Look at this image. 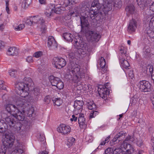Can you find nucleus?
Segmentation results:
<instances>
[{
    "label": "nucleus",
    "instance_id": "nucleus-1",
    "mask_svg": "<svg viewBox=\"0 0 154 154\" xmlns=\"http://www.w3.org/2000/svg\"><path fill=\"white\" fill-rule=\"evenodd\" d=\"M104 10L100 8L99 10L97 11H95L92 8H90V10L89 12L88 11L81 13L79 9L76 8L75 9V11L70 13L71 16L73 17H77L79 16L81 21V23L82 29L85 27L88 26L89 23L88 20L90 17L91 19L93 20L97 17L98 16H105L106 14H101L100 13L101 11Z\"/></svg>",
    "mask_w": 154,
    "mask_h": 154
},
{
    "label": "nucleus",
    "instance_id": "nucleus-2",
    "mask_svg": "<svg viewBox=\"0 0 154 154\" xmlns=\"http://www.w3.org/2000/svg\"><path fill=\"white\" fill-rule=\"evenodd\" d=\"M68 69L70 70L69 75L68 78L74 83H77L80 84V81L85 77V71L80 66L74 63L71 64L69 65Z\"/></svg>",
    "mask_w": 154,
    "mask_h": 154
},
{
    "label": "nucleus",
    "instance_id": "nucleus-3",
    "mask_svg": "<svg viewBox=\"0 0 154 154\" xmlns=\"http://www.w3.org/2000/svg\"><path fill=\"white\" fill-rule=\"evenodd\" d=\"M2 117L5 119V123L8 126L9 125L11 128L15 129L21 134L25 135L27 130L25 126L21 125L20 123H16L15 119L13 116L10 115L8 117H5V115L3 113L2 115Z\"/></svg>",
    "mask_w": 154,
    "mask_h": 154
},
{
    "label": "nucleus",
    "instance_id": "nucleus-4",
    "mask_svg": "<svg viewBox=\"0 0 154 154\" xmlns=\"http://www.w3.org/2000/svg\"><path fill=\"white\" fill-rule=\"evenodd\" d=\"M74 45L78 49V52L79 54L84 55L87 50V44L81 40V37L76 36L74 38Z\"/></svg>",
    "mask_w": 154,
    "mask_h": 154
},
{
    "label": "nucleus",
    "instance_id": "nucleus-5",
    "mask_svg": "<svg viewBox=\"0 0 154 154\" xmlns=\"http://www.w3.org/2000/svg\"><path fill=\"white\" fill-rule=\"evenodd\" d=\"M24 82H18L15 84L16 91H20V90L26 91L29 90V86L31 84L32 81L29 78L25 77L24 79Z\"/></svg>",
    "mask_w": 154,
    "mask_h": 154
},
{
    "label": "nucleus",
    "instance_id": "nucleus-6",
    "mask_svg": "<svg viewBox=\"0 0 154 154\" xmlns=\"http://www.w3.org/2000/svg\"><path fill=\"white\" fill-rule=\"evenodd\" d=\"M2 143L6 145L8 148H11L13 145L15 137L11 133L7 132L2 136Z\"/></svg>",
    "mask_w": 154,
    "mask_h": 154
},
{
    "label": "nucleus",
    "instance_id": "nucleus-7",
    "mask_svg": "<svg viewBox=\"0 0 154 154\" xmlns=\"http://www.w3.org/2000/svg\"><path fill=\"white\" fill-rule=\"evenodd\" d=\"M55 5L51 4L48 6L45 10V14L46 16L48 18H51L53 17L55 14H60V12L61 9L59 8H56L54 10Z\"/></svg>",
    "mask_w": 154,
    "mask_h": 154
},
{
    "label": "nucleus",
    "instance_id": "nucleus-8",
    "mask_svg": "<svg viewBox=\"0 0 154 154\" xmlns=\"http://www.w3.org/2000/svg\"><path fill=\"white\" fill-rule=\"evenodd\" d=\"M28 91H26L24 90L20 91H17V94L20 96L22 97L21 99L17 101V103L18 105L23 106H26L28 104L27 103V101L24 99L26 97H28L29 94L28 92Z\"/></svg>",
    "mask_w": 154,
    "mask_h": 154
},
{
    "label": "nucleus",
    "instance_id": "nucleus-9",
    "mask_svg": "<svg viewBox=\"0 0 154 154\" xmlns=\"http://www.w3.org/2000/svg\"><path fill=\"white\" fill-rule=\"evenodd\" d=\"M52 63L54 65L56 68L60 69L66 66V62L63 58L55 57L53 59Z\"/></svg>",
    "mask_w": 154,
    "mask_h": 154
},
{
    "label": "nucleus",
    "instance_id": "nucleus-10",
    "mask_svg": "<svg viewBox=\"0 0 154 154\" xmlns=\"http://www.w3.org/2000/svg\"><path fill=\"white\" fill-rule=\"evenodd\" d=\"M101 1H103V5L100 8L104 10L103 11H101L100 13L101 14H107L112 9L111 2L112 0H98L99 2H100Z\"/></svg>",
    "mask_w": 154,
    "mask_h": 154
},
{
    "label": "nucleus",
    "instance_id": "nucleus-11",
    "mask_svg": "<svg viewBox=\"0 0 154 154\" xmlns=\"http://www.w3.org/2000/svg\"><path fill=\"white\" fill-rule=\"evenodd\" d=\"M137 85L142 91L149 92L151 91V84L148 81H141L138 83Z\"/></svg>",
    "mask_w": 154,
    "mask_h": 154
},
{
    "label": "nucleus",
    "instance_id": "nucleus-12",
    "mask_svg": "<svg viewBox=\"0 0 154 154\" xmlns=\"http://www.w3.org/2000/svg\"><path fill=\"white\" fill-rule=\"evenodd\" d=\"M125 141L136 143L139 146H141L143 145V142L140 137L136 138L134 135L131 136L128 135L125 138Z\"/></svg>",
    "mask_w": 154,
    "mask_h": 154
},
{
    "label": "nucleus",
    "instance_id": "nucleus-13",
    "mask_svg": "<svg viewBox=\"0 0 154 154\" xmlns=\"http://www.w3.org/2000/svg\"><path fill=\"white\" fill-rule=\"evenodd\" d=\"M71 130V128L69 126L64 124H60L57 128V131L63 135H66L69 134Z\"/></svg>",
    "mask_w": 154,
    "mask_h": 154
},
{
    "label": "nucleus",
    "instance_id": "nucleus-14",
    "mask_svg": "<svg viewBox=\"0 0 154 154\" xmlns=\"http://www.w3.org/2000/svg\"><path fill=\"white\" fill-rule=\"evenodd\" d=\"M24 146L22 144L17 143L13 150L9 153V154H21L24 152Z\"/></svg>",
    "mask_w": 154,
    "mask_h": 154
},
{
    "label": "nucleus",
    "instance_id": "nucleus-15",
    "mask_svg": "<svg viewBox=\"0 0 154 154\" xmlns=\"http://www.w3.org/2000/svg\"><path fill=\"white\" fill-rule=\"evenodd\" d=\"M26 106L20 108V110H19L16 113L15 115L14 116L15 119L21 121L24 120L25 118L24 113L25 112V110L24 109L26 108Z\"/></svg>",
    "mask_w": 154,
    "mask_h": 154
},
{
    "label": "nucleus",
    "instance_id": "nucleus-16",
    "mask_svg": "<svg viewBox=\"0 0 154 154\" xmlns=\"http://www.w3.org/2000/svg\"><path fill=\"white\" fill-rule=\"evenodd\" d=\"M39 20H38L37 24V26L41 29V31L42 33L45 32L46 30V27L45 25V21L43 18L40 17H39Z\"/></svg>",
    "mask_w": 154,
    "mask_h": 154
},
{
    "label": "nucleus",
    "instance_id": "nucleus-17",
    "mask_svg": "<svg viewBox=\"0 0 154 154\" xmlns=\"http://www.w3.org/2000/svg\"><path fill=\"white\" fill-rule=\"evenodd\" d=\"M137 22L135 20L132 19L130 20L128 26V32L130 33L134 32L137 28Z\"/></svg>",
    "mask_w": 154,
    "mask_h": 154
},
{
    "label": "nucleus",
    "instance_id": "nucleus-18",
    "mask_svg": "<svg viewBox=\"0 0 154 154\" xmlns=\"http://www.w3.org/2000/svg\"><path fill=\"white\" fill-rule=\"evenodd\" d=\"M100 37V35L97 32L92 31L89 32V38L91 41H97Z\"/></svg>",
    "mask_w": 154,
    "mask_h": 154
},
{
    "label": "nucleus",
    "instance_id": "nucleus-19",
    "mask_svg": "<svg viewBox=\"0 0 154 154\" xmlns=\"http://www.w3.org/2000/svg\"><path fill=\"white\" fill-rule=\"evenodd\" d=\"M126 142H130L129 141H125V139L123 141V144L122 145V149L123 148L127 151L129 153H132L134 151V149L131 145L129 143H128Z\"/></svg>",
    "mask_w": 154,
    "mask_h": 154
},
{
    "label": "nucleus",
    "instance_id": "nucleus-20",
    "mask_svg": "<svg viewBox=\"0 0 154 154\" xmlns=\"http://www.w3.org/2000/svg\"><path fill=\"white\" fill-rule=\"evenodd\" d=\"M79 116L78 120L80 127L81 128H85L86 127V125L84 115L82 113L80 114Z\"/></svg>",
    "mask_w": 154,
    "mask_h": 154
},
{
    "label": "nucleus",
    "instance_id": "nucleus-21",
    "mask_svg": "<svg viewBox=\"0 0 154 154\" xmlns=\"http://www.w3.org/2000/svg\"><path fill=\"white\" fill-rule=\"evenodd\" d=\"M83 104V102L82 100H76L74 102V107L75 109V112L76 110H78L79 112H80L82 107Z\"/></svg>",
    "mask_w": 154,
    "mask_h": 154
},
{
    "label": "nucleus",
    "instance_id": "nucleus-22",
    "mask_svg": "<svg viewBox=\"0 0 154 154\" xmlns=\"http://www.w3.org/2000/svg\"><path fill=\"white\" fill-rule=\"evenodd\" d=\"M57 42L54 37L51 36H49L48 41V47H53L54 48H57Z\"/></svg>",
    "mask_w": 154,
    "mask_h": 154
},
{
    "label": "nucleus",
    "instance_id": "nucleus-23",
    "mask_svg": "<svg viewBox=\"0 0 154 154\" xmlns=\"http://www.w3.org/2000/svg\"><path fill=\"white\" fill-rule=\"evenodd\" d=\"M98 92L101 97L103 99H105L109 93L106 85L105 86V88H100Z\"/></svg>",
    "mask_w": 154,
    "mask_h": 154
},
{
    "label": "nucleus",
    "instance_id": "nucleus-24",
    "mask_svg": "<svg viewBox=\"0 0 154 154\" xmlns=\"http://www.w3.org/2000/svg\"><path fill=\"white\" fill-rule=\"evenodd\" d=\"M18 53V49L15 47H10L7 52V54L10 56L17 55Z\"/></svg>",
    "mask_w": 154,
    "mask_h": 154
},
{
    "label": "nucleus",
    "instance_id": "nucleus-25",
    "mask_svg": "<svg viewBox=\"0 0 154 154\" xmlns=\"http://www.w3.org/2000/svg\"><path fill=\"white\" fill-rule=\"evenodd\" d=\"M126 135L127 134L125 131H122L115 136L112 140V141L115 142L119 138H120L121 140L122 138H124Z\"/></svg>",
    "mask_w": 154,
    "mask_h": 154
},
{
    "label": "nucleus",
    "instance_id": "nucleus-26",
    "mask_svg": "<svg viewBox=\"0 0 154 154\" xmlns=\"http://www.w3.org/2000/svg\"><path fill=\"white\" fill-rule=\"evenodd\" d=\"M27 109L26 110H25V112L27 114V116L29 117H32L33 118L35 117V114L34 113L33 107L31 106Z\"/></svg>",
    "mask_w": 154,
    "mask_h": 154
},
{
    "label": "nucleus",
    "instance_id": "nucleus-27",
    "mask_svg": "<svg viewBox=\"0 0 154 154\" xmlns=\"http://www.w3.org/2000/svg\"><path fill=\"white\" fill-rule=\"evenodd\" d=\"M8 128V126L5 123V120H0V133H2Z\"/></svg>",
    "mask_w": 154,
    "mask_h": 154
},
{
    "label": "nucleus",
    "instance_id": "nucleus-28",
    "mask_svg": "<svg viewBox=\"0 0 154 154\" xmlns=\"http://www.w3.org/2000/svg\"><path fill=\"white\" fill-rule=\"evenodd\" d=\"M16 103H17V102H16ZM17 107L16 106L14 105H13V108L12 109V110L11 111V112L10 113V114L11 115L14 116V115H15L16 113L19 110H20V107L22 108H23V107H23V106H20L19 105H18L17 103Z\"/></svg>",
    "mask_w": 154,
    "mask_h": 154
},
{
    "label": "nucleus",
    "instance_id": "nucleus-29",
    "mask_svg": "<svg viewBox=\"0 0 154 154\" xmlns=\"http://www.w3.org/2000/svg\"><path fill=\"white\" fill-rule=\"evenodd\" d=\"M32 3V0H24L21 5L22 8L24 9H26Z\"/></svg>",
    "mask_w": 154,
    "mask_h": 154
},
{
    "label": "nucleus",
    "instance_id": "nucleus-30",
    "mask_svg": "<svg viewBox=\"0 0 154 154\" xmlns=\"http://www.w3.org/2000/svg\"><path fill=\"white\" fill-rule=\"evenodd\" d=\"M49 80L52 86L55 85H57L56 83L57 82L60 81V78L57 77H55L53 75L50 76L49 78Z\"/></svg>",
    "mask_w": 154,
    "mask_h": 154
},
{
    "label": "nucleus",
    "instance_id": "nucleus-31",
    "mask_svg": "<svg viewBox=\"0 0 154 154\" xmlns=\"http://www.w3.org/2000/svg\"><path fill=\"white\" fill-rule=\"evenodd\" d=\"M125 10L128 14H133L135 13V11L134 6L133 5H130L126 7Z\"/></svg>",
    "mask_w": 154,
    "mask_h": 154
},
{
    "label": "nucleus",
    "instance_id": "nucleus-32",
    "mask_svg": "<svg viewBox=\"0 0 154 154\" xmlns=\"http://www.w3.org/2000/svg\"><path fill=\"white\" fill-rule=\"evenodd\" d=\"M63 37L65 40L68 42H72L73 37L72 34L68 32L64 33Z\"/></svg>",
    "mask_w": 154,
    "mask_h": 154
},
{
    "label": "nucleus",
    "instance_id": "nucleus-33",
    "mask_svg": "<svg viewBox=\"0 0 154 154\" xmlns=\"http://www.w3.org/2000/svg\"><path fill=\"white\" fill-rule=\"evenodd\" d=\"M121 64L123 68L125 69H129L130 64L128 61L125 59H122L120 60Z\"/></svg>",
    "mask_w": 154,
    "mask_h": 154
},
{
    "label": "nucleus",
    "instance_id": "nucleus-34",
    "mask_svg": "<svg viewBox=\"0 0 154 154\" xmlns=\"http://www.w3.org/2000/svg\"><path fill=\"white\" fill-rule=\"evenodd\" d=\"M150 48L147 46L145 47L143 49V55L145 57H149L150 54Z\"/></svg>",
    "mask_w": 154,
    "mask_h": 154
},
{
    "label": "nucleus",
    "instance_id": "nucleus-35",
    "mask_svg": "<svg viewBox=\"0 0 154 154\" xmlns=\"http://www.w3.org/2000/svg\"><path fill=\"white\" fill-rule=\"evenodd\" d=\"M98 63H99L100 66L102 69H104L106 66V61L104 58L101 57L98 60Z\"/></svg>",
    "mask_w": 154,
    "mask_h": 154
},
{
    "label": "nucleus",
    "instance_id": "nucleus-36",
    "mask_svg": "<svg viewBox=\"0 0 154 154\" xmlns=\"http://www.w3.org/2000/svg\"><path fill=\"white\" fill-rule=\"evenodd\" d=\"M87 106L90 110H94L96 109V106L93 101H89L87 103Z\"/></svg>",
    "mask_w": 154,
    "mask_h": 154
},
{
    "label": "nucleus",
    "instance_id": "nucleus-37",
    "mask_svg": "<svg viewBox=\"0 0 154 154\" xmlns=\"http://www.w3.org/2000/svg\"><path fill=\"white\" fill-rule=\"evenodd\" d=\"M9 148L7 147L6 145H4L2 143V144L0 146V154H5L7 149Z\"/></svg>",
    "mask_w": 154,
    "mask_h": 154
},
{
    "label": "nucleus",
    "instance_id": "nucleus-38",
    "mask_svg": "<svg viewBox=\"0 0 154 154\" xmlns=\"http://www.w3.org/2000/svg\"><path fill=\"white\" fill-rule=\"evenodd\" d=\"M52 101L54 105L58 106H60L63 102L62 100L60 98H55L54 99H53Z\"/></svg>",
    "mask_w": 154,
    "mask_h": 154
},
{
    "label": "nucleus",
    "instance_id": "nucleus-39",
    "mask_svg": "<svg viewBox=\"0 0 154 154\" xmlns=\"http://www.w3.org/2000/svg\"><path fill=\"white\" fill-rule=\"evenodd\" d=\"M126 153L122 148H117L113 150L112 154H125Z\"/></svg>",
    "mask_w": 154,
    "mask_h": 154
},
{
    "label": "nucleus",
    "instance_id": "nucleus-40",
    "mask_svg": "<svg viewBox=\"0 0 154 154\" xmlns=\"http://www.w3.org/2000/svg\"><path fill=\"white\" fill-rule=\"evenodd\" d=\"M75 141V139L73 137H69L68 139L67 144L69 147L74 144Z\"/></svg>",
    "mask_w": 154,
    "mask_h": 154
},
{
    "label": "nucleus",
    "instance_id": "nucleus-41",
    "mask_svg": "<svg viewBox=\"0 0 154 154\" xmlns=\"http://www.w3.org/2000/svg\"><path fill=\"white\" fill-rule=\"evenodd\" d=\"M79 0H65L64 3H66L65 5L67 7L69 5L75 4L78 3L79 2Z\"/></svg>",
    "mask_w": 154,
    "mask_h": 154
},
{
    "label": "nucleus",
    "instance_id": "nucleus-42",
    "mask_svg": "<svg viewBox=\"0 0 154 154\" xmlns=\"http://www.w3.org/2000/svg\"><path fill=\"white\" fill-rule=\"evenodd\" d=\"M9 75L13 78H15L17 75V71L14 69H12L9 70Z\"/></svg>",
    "mask_w": 154,
    "mask_h": 154
},
{
    "label": "nucleus",
    "instance_id": "nucleus-43",
    "mask_svg": "<svg viewBox=\"0 0 154 154\" xmlns=\"http://www.w3.org/2000/svg\"><path fill=\"white\" fill-rule=\"evenodd\" d=\"M13 107V104H8L6 105L5 106V109L10 114L11 112V110H12V109Z\"/></svg>",
    "mask_w": 154,
    "mask_h": 154
},
{
    "label": "nucleus",
    "instance_id": "nucleus-44",
    "mask_svg": "<svg viewBox=\"0 0 154 154\" xmlns=\"http://www.w3.org/2000/svg\"><path fill=\"white\" fill-rule=\"evenodd\" d=\"M24 27V25L23 24H21L18 26H15L14 29L16 31H19L22 30Z\"/></svg>",
    "mask_w": 154,
    "mask_h": 154
},
{
    "label": "nucleus",
    "instance_id": "nucleus-45",
    "mask_svg": "<svg viewBox=\"0 0 154 154\" xmlns=\"http://www.w3.org/2000/svg\"><path fill=\"white\" fill-rule=\"evenodd\" d=\"M119 50L120 53L123 57L126 56L125 54L126 53V48H125L123 46H121L119 48Z\"/></svg>",
    "mask_w": 154,
    "mask_h": 154
},
{
    "label": "nucleus",
    "instance_id": "nucleus-46",
    "mask_svg": "<svg viewBox=\"0 0 154 154\" xmlns=\"http://www.w3.org/2000/svg\"><path fill=\"white\" fill-rule=\"evenodd\" d=\"M39 16H33V17H30L33 25L35 24H37L38 20H39Z\"/></svg>",
    "mask_w": 154,
    "mask_h": 154
},
{
    "label": "nucleus",
    "instance_id": "nucleus-47",
    "mask_svg": "<svg viewBox=\"0 0 154 154\" xmlns=\"http://www.w3.org/2000/svg\"><path fill=\"white\" fill-rule=\"evenodd\" d=\"M114 5L115 7L120 8L122 6V2L121 0H116Z\"/></svg>",
    "mask_w": 154,
    "mask_h": 154
},
{
    "label": "nucleus",
    "instance_id": "nucleus-48",
    "mask_svg": "<svg viewBox=\"0 0 154 154\" xmlns=\"http://www.w3.org/2000/svg\"><path fill=\"white\" fill-rule=\"evenodd\" d=\"M64 85L62 81H60L59 83L57 84L56 86L58 89L59 90L63 89L64 87Z\"/></svg>",
    "mask_w": 154,
    "mask_h": 154
},
{
    "label": "nucleus",
    "instance_id": "nucleus-49",
    "mask_svg": "<svg viewBox=\"0 0 154 154\" xmlns=\"http://www.w3.org/2000/svg\"><path fill=\"white\" fill-rule=\"evenodd\" d=\"M113 151V148H108L105 150V154H112Z\"/></svg>",
    "mask_w": 154,
    "mask_h": 154
},
{
    "label": "nucleus",
    "instance_id": "nucleus-50",
    "mask_svg": "<svg viewBox=\"0 0 154 154\" xmlns=\"http://www.w3.org/2000/svg\"><path fill=\"white\" fill-rule=\"evenodd\" d=\"M98 112L97 111H95L91 112L90 115V118H92L94 117L96 115H98Z\"/></svg>",
    "mask_w": 154,
    "mask_h": 154
},
{
    "label": "nucleus",
    "instance_id": "nucleus-51",
    "mask_svg": "<svg viewBox=\"0 0 154 154\" xmlns=\"http://www.w3.org/2000/svg\"><path fill=\"white\" fill-rule=\"evenodd\" d=\"M110 136H108L106 138V139L104 140L103 141L100 143V145H105L106 143H108L110 140Z\"/></svg>",
    "mask_w": 154,
    "mask_h": 154
},
{
    "label": "nucleus",
    "instance_id": "nucleus-52",
    "mask_svg": "<svg viewBox=\"0 0 154 154\" xmlns=\"http://www.w3.org/2000/svg\"><path fill=\"white\" fill-rule=\"evenodd\" d=\"M75 115H73L72 116V118H70V120L72 122H75L77 121L78 117L79 116L78 115V114H75Z\"/></svg>",
    "mask_w": 154,
    "mask_h": 154
},
{
    "label": "nucleus",
    "instance_id": "nucleus-53",
    "mask_svg": "<svg viewBox=\"0 0 154 154\" xmlns=\"http://www.w3.org/2000/svg\"><path fill=\"white\" fill-rule=\"evenodd\" d=\"M44 101L47 104H48L50 103L51 101V98L49 95H47L45 97Z\"/></svg>",
    "mask_w": 154,
    "mask_h": 154
},
{
    "label": "nucleus",
    "instance_id": "nucleus-54",
    "mask_svg": "<svg viewBox=\"0 0 154 154\" xmlns=\"http://www.w3.org/2000/svg\"><path fill=\"white\" fill-rule=\"evenodd\" d=\"M42 55V52L39 51L33 54V56L36 58H38Z\"/></svg>",
    "mask_w": 154,
    "mask_h": 154
},
{
    "label": "nucleus",
    "instance_id": "nucleus-55",
    "mask_svg": "<svg viewBox=\"0 0 154 154\" xmlns=\"http://www.w3.org/2000/svg\"><path fill=\"white\" fill-rule=\"evenodd\" d=\"M34 94L35 95L38 96L40 94V90L39 88H35L34 89Z\"/></svg>",
    "mask_w": 154,
    "mask_h": 154
},
{
    "label": "nucleus",
    "instance_id": "nucleus-56",
    "mask_svg": "<svg viewBox=\"0 0 154 154\" xmlns=\"http://www.w3.org/2000/svg\"><path fill=\"white\" fill-rule=\"evenodd\" d=\"M25 23L28 25H33L31 17H29L28 18L26 19Z\"/></svg>",
    "mask_w": 154,
    "mask_h": 154
},
{
    "label": "nucleus",
    "instance_id": "nucleus-57",
    "mask_svg": "<svg viewBox=\"0 0 154 154\" xmlns=\"http://www.w3.org/2000/svg\"><path fill=\"white\" fill-rule=\"evenodd\" d=\"M86 140L87 141L89 142H91L93 140V137L91 136L88 135L87 136L85 137Z\"/></svg>",
    "mask_w": 154,
    "mask_h": 154
},
{
    "label": "nucleus",
    "instance_id": "nucleus-58",
    "mask_svg": "<svg viewBox=\"0 0 154 154\" xmlns=\"http://www.w3.org/2000/svg\"><path fill=\"white\" fill-rule=\"evenodd\" d=\"M154 71L152 66H147V71H149L151 74H152Z\"/></svg>",
    "mask_w": 154,
    "mask_h": 154
},
{
    "label": "nucleus",
    "instance_id": "nucleus-59",
    "mask_svg": "<svg viewBox=\"0 0 154 154\" xmlns=\"http://www.w3.org/2000/svg\"><path fill=\"white\" fill-rule=\"evenodd\" d=\"M137 1L138 5H144L146 2L144 0H137Z\"/></svg>",
    "mask_w": 154,
    "mask_h": 154
},
{
    "label": "nucleus",
    "instance_id": "nucleus-60",
    "mask_svg": "<svg viewBox=\"0 0 154 154\" xmlns=\"http://www.w3.org/2000/svg\"><path fill=\"white\" fill-rule=\"evenodd\" d=\"M45 137L43 135H41V134L39 135V140L42 142H43V143H45Z\"/></svg>",
    "mask_w": 154,
    "mask_h": 154
},
{
    "label": "nucleus",
    "instance_id": "nucleus-61",
    "mask_svg": "<svg viewBox=\"0 0 154 154\" xmlns=\"http://www.w3.org/2000/svg\"><path fill=\"white\" fill-rule=\"evenodd\" d=\"M26 61L29 63H31L33 62V60L32 57L30 56L27 57L26 59Z\"/></svg>",
    "mask_w": 154,
    "mask_h": 154
},
{
    "label": "nucleus",
    "instance_id": "nucleus-62",
    "mask_svg": "<svg viewBox=\"0 0 154 154\" xmlns=\"http://www.w3.org/2000/svg\"><path fill=\"white\" fill-rule=\"evenodd\" d=\"M97 5V2L96 1L94 0L93 1L91 6V8H92V7H96Z\"/></svg>",
    "mask_w": 154,
    "mask_h": 154
},
{
    "label": "nucleus",
    "instance_id": "nucleus-63",
    "mask_svg": "<svg viewBox=\"0 0 154 154\" xmlns=\"http://www.w3.org/2000/svg\"><path fill=\"white\" fill-rule=\"evenodd\" d=\"M128 75L131 79H132L134 77V75L133 74V72L132 71H130L129 72Z\"/></svg>",
    "mask_w": 154,
    "mask_h": 154
},
{
    "label": "nucleus",
    "instance_id": "nucleus-64",
    "mask_svg": "<svg viewBox=\"0 0 154 154\" xmlns=\"http://www.w3.org/2000/svg\"><path fill=\"white\" fill-rule=\"evenodd\" d=\"M48 149H46L45 150L42 151L41 153L39 154H48Z\"/></svg>",
    "mask_w": 154,
    "mask_h": 154
}]
</instances>
